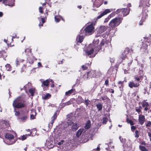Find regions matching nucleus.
I'll use <instances>...</instances> for the list:
<instances>
[{"mask_svg": "<svg viewBox=\"0 0 151 151\" xmlns=\"http://www.w3.org/2000/svg\"><path fill=\"white\" fill-rule=\"evenodd\" d=\"M96 47L93 46V44H90L86 50V55L90 58L94 57L95 55V54H94V51L95 53H96L98 51V50L96 49Z\"/></svg>", "mask_w": 151, "mask_h": 151, "instance_id": "nucleus-1", "label": "nucleus"}, {"mask_svg": "<svg viewBox=\"0 0 151 151\" xmlns=\"http://www.w3.org/2000/svg\"><path fill=\"white\" fill-rule=\"evenodd\" d=\"M13 106L14 108L19 109L24 107L25 104L22 101L21 97L19 96L14 101Z\"/></svg>", "mask_w": 151, "mask_h": 151, "instance_id": "nucleus-2", "label": "nucleus"}, {"mask_svg": "<svg viewBox=\"0 0 151 151\" xmlns=\"http://www.w3.org/2000/svg\"><path fill=\"white\" fill-rule=\"evenodd\" d=\"M122 19L119 17H116L112 19L109 24V27L111 28H115L121 22Z\"/></svg>", "mask_w": 151, "mask_h": 151, "instance_id": "nucleus-3", "label": "nucleus"}, {"mask_svg": "<svg viewBox=\"0 0 151 151\" xmlns=\"http://www.w3.org/2000/svg\"><path fill=\"white\" fill-rule=\"evenodd\" d=\"M95 22H93L91 24L87 26L84 29L85 35H91L93 32L94 29V26Z\"/></svg>", "mask_w": 151, "mask_h": 151, "instance_id": "nucleus-4", "label": "nucleus"}, {"mask_svg": "<svg viewBox=\"0 0 151 151\" xmlns=\"http://www.w3.org/2000/svg\"><path fill=\"white\" fill-rule=\"evenodd\" d=\"M72 118H67V123L68 127L70 126H72L71 129L73 131H76L78 128L79 126L78 124L76 123H74L72 121Z\"/></svg>", "mask_w": 151, "mask_h": 151, "instance_id": "nucleus-5", "label": "nucleus"}, {"mask_svg": "<svg viewBox=\"0 0 151 151\" xmlns=\"http://www.w3.org/2000/svg\"><path fill=\"white\" fill-rule=\"evenodd\" d=\"M87 75L88 77L90 78L98 77L101 76V73L99 72L91 70L88 72Z\"/></svg>", "mask_w": 151, "mask_h": 151, "instance_id": "nucleus-6", "label": "nucleus"}, {"mask_svg": "<svg viewBox=\"0 0 151 151\" xmlns=\"http://www.w3.org/2000/svg\"><path fill=\"white\" fill-rule=\"evenodd\" d=\"M150 37L147 38L145 42H142V46L141 47V49L145 51L147 49L148 45H149V43L151 42V36L150 35Z\"/></svg>", "mask_w": 151, "mask_h": 151, "instance_id": "nucleus-7", "label": "nucleus"}, {"mask_svg": "<svg viewBox=\"0 0 151 151\" xmlns=\"http://www.w3.org/2000/svg\"><path fill=\"white\" fill-rule=\"evenodd\" d=\"M119 139L120 141L123 143V146L124 148L130 147L131 146V142L129 140H126L122 138L121 137H119Z\"/></svg>", "mask_w": 151, "mask_h": 151, "instance_id": "nucleus-8", "label": "nucleus"}, {"mask_svg": "<svg viewBox=\"0 0 151 151\" xmlns=\"http://www.w3.org/2000/svg\"><path fill=\"white\" fill-rule=\"evenodd\" d=\"M115 9H105L104 12H101L100 13V15H99L97 17V19H99L101 18L104 16L106 15L108 13H109L113 11Z\"/></svg>", "mask_w": 151, "mask_h": 151, "instance_id": "nucleus-9", "label": "nucleus"}, {"mask_svg": "<svg viewBox=\"0 0 151 151\" xmlns=\"http://www.w3.org/2000/svg\"><path fill=\"white\" fill-rule=\"evenodd\" d=\"M128 86L131 88H137L139 86V82H134L132 81L129 83Z\"/></svg>", "mask_w": 151, "mask_h": 151, "instance_id": "nucleus-10", "label": "nucleus"}, {"mask_svg": "<svg viewBox=\"0 0 151 151\" xmlns=\"http://www.w3.org/2000/svg\"><path fill=\"white\" fill-rule=\"evenodd\" d=\"M14 0H3V3L5 5H8L12 6L14 5Z\"/></svg>", "mask_w": 151, "mask_h": 151, "instance_id": "nucleus-11", "label": "nucleus"}, {"mask_svg": "<svg viewBox=\"0 0 151 151\" xmlns=\"http://www.w3.org/2000/svg\"><path fill=\"white\" fill-rule=\"evenodd\" d=\"M139 122L141 125H142L145 121V116L142 115H139Z\"/></svg>", "mask_w": 151, "mask_h": 151, "instance_id": "nucleus-12", "label": "nucleus"}, {"mask_svg": "<svg viewBox=\"0 0 151 151\" xmlns=\"http://www.w3.org/2000/svg\"><path fill=\"white\" fill-rule=\"evenodd\" d=\"M51 79H50L49 80L48 79H47L45 81H42L41 82L42 83V87H44V86L47 87L49 85V83L51 81Z\"/></svg>", "mask_w": 151, "mask_h": 151, "instance_id": "nucleus-13", "label": "nucleus"}, {"mask_svg": "<svg viewBox=\"0 0 151 151\" xmlns=\"http://www.w3.org/2000/svg\"><path fill=\"white\" fill-rule=\"evenodd\" d=\"M130 9H121V11L124 16H126L128 15L129 13Z\"/></svg>", "mask_w": 151, "mask_h": 151, "instance_id": "nucleus-14", "label": "nucleus"}, {"mask_svg": "<svg viewBox=\"0 0 151 151\" xmlns=\"http://www.w3.org/2000/svg\"><path fill=\"white\" fill-rule=\"evenodd\" d=\"M33 132H35V133H36V130L35 129H34L32 130V131L31 132L30 134H26L25 135H23L22 137V139L23 140L27 138V137L28 136H29L30 135L33 136V134H32V133Z\"/></svg>", "mask_w": 151, "mask_h": 151, "instance_id": "nucleus-15", "label": "nucleus"}, {"mask_svg": "<svg viewBox=\"0 0 151 151\" xmlns=\"http://www.w3.org/2000/svg\"><path fill=\"white\" fill-rule=\"evenodd\" d=\"M107 26H101L99 29V32L100 33H103L105 32L107 29Z\"/></svg>", "mask_w": 151, "mask_h": 151, "instance_id": "nucleus-16", "label": "nucleus"}, {"mask_svg": "<svg viewBox=\"0 0 151 151\" xmlns=\"http://www.w3.org/2000/svg\"><path fill=\"white\" fill-rule=\"evenodd\" d=\"M99 40L98 39L94 40V41L93 42L92 44H93V46H96V50H98L99 49V47L97 45L99 43Z\"/></svg>", "mask_w": 151, "mask_h": 151, "instance_id": "nucleus-17", "label": "nucleus"}, {"mask_svg": "<svg viewBox=\"0 0 151 151\" xmlns=\"http://www.w3.org/2000/svg\"><path fill=\"white\" fill-rule=\"evenodd\" d=\"M6 138L9 140H12L14 139V136L9 133H6L5 135Z\"/></svg>", "mask_w": 151, "mask_h": 151, "instance_id": "nucleus-18", "label": "nucleus"}, {"mask_svg": "<svg viewBox=\"0 0 151 151\" xmlns=\"http://www.w3.org/2000/svg\"><path fill=\"white\" fill-rule=\"evenodd\" d=\"M57 116V112H55L53 116L52 117L51 119V121L50 122V124H49V125H50V124H51V127L52 126V125L53 124L54 120H55Z\"/></svg>", "mask_w": 151, "mask_h": 151, "instance_id": "nucleus-19", "label": "nucleus"}, {"mask_svg": "<svg viewBox=\"0 0 151 151\" xmlns=\"http://www.w3.org/2000/svg\"><path fill=\"white\" fill-rule=\"evenodd\" d=\"M128 51L124 50L120 55V58L122 59H124L126 57V54L128 53Z\"/></svg>", "mask_w": 151, "mask_h": 151, "instance_id": "nucleus-20", "label": "nucleus"}, {"mask_svg": "<svg viewBox=\"0 0 151 151\" xmlns=\"http://www.w3.org/2000/svg\"><path fill=\"white\" fill-rule=\"evenodd\" d=\"M83 39V36H78L76 38V40L78 42L81 43L82 42Z\"/></svg>", "mask_w": 151, "mask_h": 151, "instance_id": "nucleus-21", "label": "nucleus"}, {"mask_svg": "<svg viewBox=\"0 0 151 151\" xmlns=\"http://www.w3.org/2000/svg\"><path fill=\"white\" fill-rule=\"evenodd\" d=\"M54 18L55 21L56 22H58L60 21V18H61L63 21H64L63 19L62 18V17L60 15L57 16H55Z\"/></svg>", "mask_w": 151, "mask_h": 151, "instance_id": "nucleus-22", "label": "nucleus"}, {"mask_svg": "<svg viewBox=\"0 0 151 151\" xmlns=\"http://www.w3.org/2000/svg\"><path fill=\"white\" fill-rule=\"evenodd\" d=\"M52 142L51 141H48L46 142V144L48 148H51L53 147L54 145L52 144Z\"/></svg>", "mask_w": 151, "mask_h": 151, "instance_id": "nucleus-23", "label": "nucleus"}, {"mask_svg": "<svg viewBox=\"0 0 151 151\" xmlns=\"http://www.w3.org/2000/svg\"><path fill=\"white\" fill-rule=\"evenodd\" d=\"M27 116L25 115L23 116H20L19 117L18 119H20V121L22 122H25L27 119Z\"/></svg>", "mask_w": 151, "mask_h": 151, "instance_id": "nucleus-24", "label": "nucleus"}, {"mask_svg": "<svg viewBox=\"0 0 151 151\" xmlns=\"http://www.w3.org/2000/svg\"><path fill=\"white\" fill-rule=\"evenodd\" d=\"M32 114L30 115V118L32 119H35V116L36 115V113L35 111L34 110H31Z\"/></svg>", "mask_w": 151, "mask_h": 151, "instance_id": "nucleus-25", "label": "nucleus"}, {"mask_svg": "<svg viewBox=\"0 0 151 151\" xmlns=\"http://www.w3.org/2000/svg\"><path fill=\"white\" fill-rule=\"evenodd\" d=\"M114 15V14L113 13H112L110 15L108 16V17L107 18H106L105 19V20L104 22V23H106L107 22L109 21V19H110V18L111 17H112Z\"/></svg>", "mask_w": 151, "mask_h": 151, "instance_id": "nucleus-26", "label": "nucleus"}, {"mask_svg": "<svg viewBox=\"0 0 151 151\" xmlns=\"http://www.w3.org/2000/svg\"><path fill=\"white\" fill-rule=\"evenodd\" d=\"M75 89H72L70 90H69L68 91L65 92V95L66 96H69L70 94H72L73 93L75 92Z\"/></svg>", "mask_w": 151, "mask_h": 151, "instance_id": "nucleus-27", "label": "nucleus"}, {"mask_svg": "<svg viewBox=\"0 0 151 151\" xmlns=\"http://www.w3.org/2000/svg\"><path fill=\"white\" fill-rule=\"evenodd\" d=\"M83 99L81 97L79 96L77 99V102L78 104H79L83 102Z\"/></svg>", "mask_w": 151, "mask_h": 151, "instance_id": "nucleus-28", "label": "nucleus"}, {"mask_svg": "<svg viewBox=\"0 0 151 151\" xmlns=\"http://www.w3.org/2000/svg\"><path fill=\"white\" fill-rule=\"evenodd\" d=\"M51 96V95L49 93L46 94L45 95H44L42 96L43 98L44 99H47L50 98Z\"/></svg>", "mask_w": 151, "mask_h": 151, "instance_id": "nucleus-29", "label": "nucleus"}, {"mask_svg": "<svg viewBox=\"0 0 151 151\" xmlns=\"http://www.w3.org/2000/svg\"><path fill=\"white\" fill-rule=\"evenodd\" d=\"M83 130L82 129H80L77 131L76 133V136L79 137L81 135L83 131Z\"/></svg>", "mask_w": 151, "mask_h": 151, "instance_id": "nucleus-30", "label": "nucleus"}, {"mask_svg": "<svg viewBox=\"0 0 151 151\" xmlns=\"http://www.w3.org/2000/svg\"><path fill=\"white\" fill-rule=\"evenodd\" d=\"M24 61V60L21 59L20 58H17L16 60V65L17 66L19 65L20 62H23Z\"/></svg>", "mask_w": 151, "mask_h": 151, "instance_id": "nucleus-31", "label": "nucleus"}, {"mask_svg": "<svg viewBox=\"0 0 151 151\" xmlns=\"http://www.w3.org/2000/svg\"><path fill=\"white\" fill-rule=\"evenodd\" d=\"M91 125V122L89 120L86 123L85 127V128L86 129H89Z\"/></svg>", "mask_w": 151, "mask_h": 151, "instance_id": "nucleus-32", "label": "nucleus"}, {"mask_svg": "<svg viewBox=\"0 0 151 151\" xmlns=\"http://www.w3.org/2000/svg\"><path fill=\"white\" fill-rule=\"evenodd\" d=\"M29 92L31 93L32 96H33L34 93L35 92V89L34 88H30L29 89Z\"/></svg>", "mask_w": 151, "mask_h": 151, "instance_id": "nucleus-33", "label": "nucleus"}, {"mask_svg": "<svg viewBox=\"0 0 151 151\" xmlns=\"http://www.w3.org/2000/svg\"><path fill=\"white\" fill-rule=\"evenodd\" d=\"M147 17V15L145 14V15H143V16L142 17V19L141 20L140 22L139 23V24L140 25H142V23L141 22H143L144 20Z\"/></svg>", "mask_w": 151, "mask_h": 151, "instance_id": "nucleus-34", "label": "nucleus"}, {"mask_svg": "<svg viewBox=\"0 0 151 151\" xmlns=\"http://www.w3.org/2000/svg\"><path fill=\"white\" fill-rule=\"evenodd\" d=\"M96 106L98 109V111H101L102 109V105L100 103H99L96 105Z\"/></svg>", "mask_w": 151, "mask_h": 151, "instance_id": "nucleus-35", "label": "nucleus"}, {"mask_svg": "<svg viewBox=\"0 0 151 151\" xmlns=\"http://www.w3.org/2000/svg\"><path fill=\"white\" fill-rule=\"evenodd\" d=\"M5 67L7 70L10 71L11 70V67L10 65L9 64H7L5 65Z\"/></svg>", "mask_w": 151, "mask_h": 151, "instance_id": "nucleus-36", "label": "nucleus"}, {"mask_svg": "<svg viewBox=\"0 0 151 151\" xmlns=\"http://www.w3.org/2000/svg\"><path fill=\"white\" fill-rule=\"evenodd\" d=\"M141 104L143 107H144L145 106H149L148 102L145 101H142V102L141 103Z\"/></svg>", "mask_w": 151, "mask_h": 151, "instance_id": "nucleus-37", "label": "nucleus"}, {"mask_svg": "<svg viewBox=\"0 0 151 151\" xmlns=\"http://www.w3.org/2000/svg\"><path fill=\"white\" fill-rule=\"evenodd\" d=\"M139 148L141 151H148L147 149L143 146H139Z\"/></svg>", "mask_w": 151, "mask_h": 151, "instance_id": "nucleus-38", "label": "nucleus"}, {"mask_svg": "<svg viewBox=\"0 0 151 151\" xmlns=\"http://www.w3.org/2000/svg\"><path fill=\"white\" fill-rule=\"evenodd\" d=\"M14 111L15 112V114L16 116H19L20 115L19 111H16V109L14 108Z\"/></svg>", "mask_w": 151, "mask_h": 151, "instance_id": "nucleus-39", "label": "nucleus"}, {"mask_svg": "<svg viewBox=\"0 0 151 151\" xmlns=\"http://www.w3.org/2000/svg\"><path fill=\"white\" fill-rule=\"evenodd\" d=\"M2 122H3V124H5L7 127L9 126V125L8 122L5 121H4Z\"/></svg>", "mask_w": 151, "mask_h": 151, "instance_id": "nucleus-40", "label": "nucleus"}, {"mask_svg": "<svg viewBox=\"0 0 151 151\" xmlns=\"http://www.w3.org/2000/svg\"><path fill=\"white\" fill-rule=\"evenodd\" d=\"M108 119L106 117H104L103 119V121L102 123L103 124H106L108 121Z\"/></svg>", "mask_w": 151, "mask_h": 151, "instance_id": "nucleus-41", "label": "nucleus"}, {"mask_svg": "<svg viewBox=\"0 0 151 151\" xmlns=\"http://www.w3.org/2000/svg\"><path fill=\"white\" fill-rule=\"evenodd\" d=\"M90 102V101L88 99H86L85 100V104L87 106L88 104H89V103Z\"/></svg>", "mask_w": 151, "mask_h": 151, "instance_id": "nucleus-42", "label": "nucleus"}, {"mask_svg": "<svg viewBox=\"0 0 151 151\" xmlns=\"http://www.w3.org/2000/svg\"><path fill=\"white\" fill-rule=\"evenodd\" d=\"M124 81H119L118 82V84L121 85L120 86H119V88L121 87H123V85Z\"/></svg>", "mask_w": 151, "mask_h": 151, "instance_id": "nucleus-43", "label": "nucleus"}, {"mask_svg": "<svg viewBox=\"0 0 151 151\" xmlns=\"http://www.w3.org/2000/svg\"><path fill=\"white\" fill-rule=\"evenodd\" d=\"M127 122L128 123L130 124L131 125H132L133 124L132 122L128 119H127Z\"/></svg>", "mask_w": 151, "mask_h": 151, "instance_id": "nucleus-44", "label": "nucleus"}, {"mask_svg": "<svg viewBox=\"0 0 151 151\" xmlns=\"http://www.w3.org/2000/svg\"><path fill=\"white\" fill-rule=\"evenodd\" d=\"M71 104V102L70 101H69L65 103V106L68 105L70 104Z\"/></svg>", "mask_w": 151, "mask_h": 151, "instance_id": "nucleus-45", "label": "nucleus"}, {"mask_svg": "<svg viewBox=\"0 0 151 151\" xmlns=\"http://www.w3.org/2000/svg\"><path fill=\"white\" fill-rule=\"evenodd\" d=\"M151 126V122L150 121H148L146 124L147 127H150Z\"/></svg>", "mask_w": 151, "mask_h": 151, "instance_id": "nucleus-46", "label": "nucleus"}, {"mask_svg": "<svg viewBox=\"0 0 151 151\" xmlns=\"http://www.w3.org/2000/svg\"><path fill=\"white\" fill-rule=\"evenodd\" d=\"M135 137L137 138H138L139 136L138 135V131L137 130H136L135 131Z\"/></svg>", "mask_w": 151, "mask_h": 151, "instance_id": "nucleus-47", "label": "nucleus"}, {"mask_svg": "<svg viewBox=\"0 0 151 151\" xmlns=\"http://www.w3.org/2000/svg\"><path fill=\"white\" fill-rule=\"evenodd\" d=\"M43 9L41 7H39V11L40 13H43Z\"/></svg>", "mask_w": 151, "mask_h": 151, "instance_id": "nucleus-48", "label": "nucleus"}, {"mask_svg": "<svg viewBox=\"0 0 151 151\" xmlns=\"http://www.w3.org/2000/svg\"><path fill=\"white\" fill-rule=\"evenodd\" d=\"M51 82V87L52 88H53L54 87V85L53 84V81L51 79L50 81Z\"/></svg>", "mask_w": 151, "mask_h": 151, "instance_id": "nucleus-49", "label": "nucleus"}, {"mask_svg": "<svg viewBox=\"0 0 151 151\" xmlns=\"http://www.w3.org/2000/svg\"><path fill=\"white\" fill-rule=\"evenodd\" d=\"M64 141L63 140H61L60 142H59L58 143V145H60L63 144V142Z\"/></svg>", "mask_w": 151, "mask_h": 151, "instance_id": "nucleus-50", "label": "nucleus"}, {"mask_svg": "<svg viewBox=\"0 0 151 151\" xmlns=\"http://www.w3.org/2000/svg\"><path fill=\"white\" fill-rule=\"evenodd\" d=\"M31 52V51L30 49L29 48H27L24 51V52Z\"/></svg>", "mask_w": 151, "mask_h": 151, "instance_id": "nucleus-51", "label": "nucleus"}, {"mask_svg": "<svg viewBox=\"0 0 151 151\" xmlns=\"http://www.w3.org/2000/svg\"><path fill=\"white\" fill-rule=\"evenodd\" d=\"M105 84L106 85L108 86L109 85V81L106 80L105 81Z\"/></svg>", "mask_w": 151, "mask_h": 151, "instance_id": "nucleus-52", "label": "nucleus"}, {"mask_svg": "<svg viewBox=\"0 0 151 151\" xmlns=\"http://www.w3.org/2000/svg\"><path fill=\"white\" fill-rule=\"evenodd\" d=\"M38 68H40L41 67H42L41 63L40 62H39L38 63Z\"/></svg>", "mask_w": 151, "mask_h": 151, "instance_id": "nucleus-53", "label": "nucleus"}, {"mask_svg": "<svg viewBox=\"0 0 151 151\" xmlns=\"http://www.w3.org/2000/svg\"><path fill=\"white\" fill-rule=\"evenodd\" d=\"M31 84L30 83H28L24 87V88H26L28 86H31Z\"/></svg>", "mask_w": 151, "mask_h": 151, "instance_id": "nucleus-54", "label": "nucleus"}, {"mask_svg": "<svg viewBox=\"0 0 151 151\" xmlns=\"http://www.w3.org/2000/svg\"><path fill=\"white\" fill-rule=\"evenodd\" d=\"M148 135L150 138V141H151V132H148Z\"/></svg>", "mask_w": 151, "mask_h": 151, "instance_id": "nucleus-55", "label": "nucleus"}, {"mask_svg": "<svg viewBox=\"0 0 151 151\" xmlns=\"http://www.w3.org/2000/svg\"><path fill=\"white\" fill-rule=\"evenodd\" d=\"M82 67L83 69L84 70H86L87 68L84 65H83L82 66Z\"/></svg>", "mask_w": 151, "mask_h": 151, "instance_id": "nucleus-56", "label": "nucleus"}, {"mask_svg": "<svg viewBox=\"0 0 151 151\" xmlns=\"http://www.w3.org/2000/svg\"><path fill=\"white\" fill-rule=\"evenodd\" d=\"M134 78H135V80H137L138 81H139L140 80V78H139V77H135Z\"/></svg>", "mask_w": 151, "mask_h": 151, "instance_id": "nucleus-57", "label": "nucleus"}, {"mask_svg": "<svg viewBox=\"0 0 151 151\" xmlns=\"http://www.w3.org/2000/svg\"><path fill=\"white\" fill-rule=\"evenodd\" d=\"M105 41L104 40H102L101 42V45H103L104 44Z\"/></svg>", "mask_w": 151, "mask_h": 151, "instance_id": "nucleus-58", "label": "nucleus"}, {"mask_svg": "<svg viewBox=\"0 0 151 151\" xmlns=\"http://www.w3.org/2000/svg\"><path fill=\"white\" fill-rule=\"evenodd\" d=\"M121 9H117L116 11V14H117V13H119L120 12H121Z\"/></svg>", "mask_w": 151, "mask_h": 151, "instance_id": "nucleus-59", "label": "nucleus"}, {"mask_svg": "<svg viewBox=\"0 0 151 151\" xmlns=\"http://www.w3.org/2000/svg\"><path fill=\"white\" fill-rule=\"evenodd\" d=\"M135 127L134 126L131 127V129L132 131H134L135 129Z\"/></svg>", "mask_w": 151, "mask_h": 151, "instance_id": "nucleus-60", "label": "nucleus"}, {"mask_svg": "<svg viewBox=\"0 0 151 151\" xmlns=\"http://www.w3.org/2000/svg\"><path fill=\"white\" fill-rule=\"evenodd\" d=\"M41 21H42V22L43 24L45 22V18H41Z\"/></svg>", "mask_w": 151, "mask_h": 151, "instance_id": "nucleus-61", "label": "nucleus"}, {"mask_svg": "<svg viewBox=\"0 0 151 151\" xmlns=\"http://www.w3.org/2000/svg\"><path fill=\"white\" fill-rule=\"evenodd\" d=\"M19 38V37H17V36L16 35H15V36H13L12 38V40L13 41V38Z\"/></svg>", "mask_w": 151, "mask_h": 151, "instance_id": "nucleus-62", "label": "nucleus"}, {"mask_svg": "<svg viewBox=\"0 0 151 151\" xmlns=\"http://www.w3.org/2000/svg\"><path fill=\"white\" fill-rule=\"evenodd\" d=\"M136 111H137V112H138V113H139L140 112L141 110H140V109H136Z\"/></svg>", "mask_w": 151, "mask_h": 151, "instance_id": "nucleus-63", "label": "nucleus"}, {"mask_svg": "<svg viewBox=\"0 0 151 151\" xmlns=\"http://www.w3.org/2000/svg\"><path fill=\"white\" fill-rule=\"evenodd\" d=\"M102 4V3H101L99 5H97L96 7H99Z\"/></svg>", "mask_w": 151, "mask_h": 151, "instance_id": "nucleus-64", "label": "nucleus"}]
</instances>
